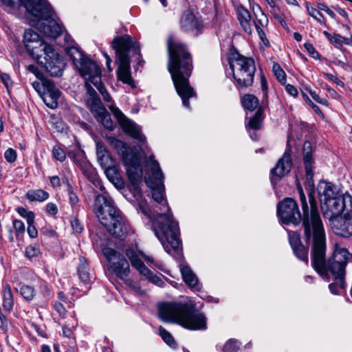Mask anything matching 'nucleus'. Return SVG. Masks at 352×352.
Wrapping results in <instances>:
<instances>
[{
  "mask_svg": "<svg viewBox=\"0 0 352 352\" xmlns=\"http://www.w3.org/2000/svg\"><path fill=\"white\" fill-rule=\"evenodd\" d=\"M303 161L307 179L309 185L308 190L309 204L300 186L298 187L299 199L302 210V239L311 248V266L326 280H333L329 285L333 294H338V288L345 287V267L352 261V254L345 248H336L331 258L327 260L326 234L318 210L314 188V159L309 142L303 145Z\"/></svg>",
  "mask_w": 352,
  "mask_h": 352,
  "instance_id": "nucleus-1",
  "label": "nucleus"
},
{
  "mask_svg": "<svg viewBox=\"0 0 352 352\" xmlns=\"http://www.w3.org/2000/svg\"><path fill=\"white\" fill-rule=\"evenodd\" d=\"M149 163L152 175L146 176L144 181L151 190L153 199L161 205V212L153 211L144 201L139 202L138 210L153 221L155 234L166 252L176 257L179 256L182 250L179 224L173 219L170 209L164 199V176L153 154L149 156Z\"/></svg>",
  "mask_w": 352,
  "mask_h": 352,
  "instance_id": "nucleus-2",
  "label": "nucleus"
},
{
  "mask_svg": "<svg viewBox=\"0 0 352 352\" xmlns=\"http://www.w3.org/2000/svg\"><path fill=\"white\" fill-rule=\"evenodd\" d=\"M168 54V69L171 74L175 89L181 97L183 105L190 107L188 100L196 96L188 78L192 70V60L186 46L170 36L167 40Z\"/></svg>",
  "mask_w": 352,
  "mask_h": 352,
  "instance_id": "nucleus-3",
  "label": "nucleus"
},
{
  "mask_svg": "<svg viewBox=\"0 0 352 352\" xmlns=\"http://www.w3.org/2000/svg\"><path fill=\"white\" fill-rule=\"evenodd\" d=\"M158 315L162 320L177 323L189 330H206L207 318L194 305L182 302H163L158 305Z\"/></svg>",
  "mask_w": 352,
  "mask_h": 352,
  "instance_id": "nucleus-4",
  "label": "nucleus"
},
{
  "mask_svg": "<svg viewBox=\"0 0 352 352\" xmlns=\"http://www.w3.org/2000/svg\"><path fill=\"white\" fill-rule=\"evenodd\" d=\"M95 213L100 223L109 234L117 238L125 236L129 225L121 212L114 206L112 199L107 195H98L95 199Z\"/></svg>",
  "mask_w": 352,
  "mask_h": 352,
  "instance_id": "nucleus-5",
  "label": "nucleus"
},
{
  "mask_svg": "<svg viewBox=\"0 0 352 352\" xmlns=\"http://www.w3.org/2000/svg\"><path fill=\"white\" fill-rule=\"evenodd\" d=\"M112 46L116 51V61L118 65L117 69L118 80L131 87H135V85L131 74L129 56L131 54L140 55V50L138 43L133 41L130 36L124 35L114 38Z\"/></svg>",
  "mask_w": 352,
  "mask_h": 352,
  "instance_id": "nucleus-6",
  "label": "nucleus"
},
{
  "mask_svg": "<svg viewBox=\"0 0 352 352\" xmlns=\"http://www.w3.org/2000/svg\"><path fill=\"white\" fill-rule=\"evenodd\" d=\"M228 62L232 76L238 85L244 87L251 86L256 72L254 60L241 55L236 49L232 48L228 56Z\"/></svg>",
  "mask_w": 352,
  "mask_h": 352,
  "instance_id": "nucleus-7",
  "label": "nucleus"
},
{
  "mask_svg": "<svg viewBox=\"0 0 352 352\" xmlns=\"http://www.w3.org/2000/svg\"><path fill=\"white\" fill-rule=\"evenodd\" d=\"M111 144L121 155L130 182L135 188H137L142 182L143 176L140 158L122 141L113 139Z\"/></svg>",
  "mask_w": 352,
  "mask_h": 352,
  "instance_id": "nucleus-8",
  "label": "nucleus"
},
{
  "mask_svg": "<svg viewBox=\"0 0 352 352\" xmlns=\"http://www.w3.org/2000/svg\"><path fill=\"white\" fill-rule=\"evenodd\" d=\"M5 6L14 8L23 6L26 12L35 20L48 19L52 8L47 0H0Z\"/></svg>",
  "mask_w": 352,
  "mask_h": 352,
  "instance_id": "nucleus-9",
  "label": "nucleus"
},
{
  "mask_svg": "<svg viewBox=\"0 0 352 352\" xmlns=\"http://www.w3.org/2000/svg\"><path fill=\"white\" fill-rule=\"evenodd\" d=\"M5 6L14 8L23 6L26 12L35 20L48 19L52 8L47 0H0Z\"/></svg>",
  "mask_w": 352,
  "mask_h": 352,
  "instance_id": "nucleus-10",
  "label": "nucleus"
},
{
  "mask_svg": "<svg viewBox=\"0 0 352 352\" xmlns=\"http://www.w3.org/2000/svg\"><path fill=\"white\" fill-rule=\"evenodd\" d=\"M91 82L85 81V86L87 89V104L94 114L96 120L100 122L106 129H113V123L111 116L103 106L96 90L91 87Z\"/></svg>",
  "mask_w": 352,
  "mask_h": 352,
  "instance_id": "nucleus-11",
  "label": "nucleus"
},
{
  "mask_svg": "<svg viewBox=\"0 0 352 352\" xmlns=\"http://www.w3.org/2000/svg\"><path fill=\"white\" fill-rule=\"evenodd\" d=\"M321 210L324 218L329 221L338 217L344 211L352 210V197L344 193L333 199H321Z\"/></svg>",
  "mask_w": 352,
  "mask_h": 352,
  "instance_id": "nucleus-12",
  "label": "nucleus"
},
{
  "mask_svg": "<svg viewBox=\"0 0 352 352\" xmlns=\"http://www.w3.org/2000/svg\"><path fill=\"white\" fill-rule=\"evenodd\" d=\"M45 47V50L38 53V56L33 58L52 76H60L65 65L63 57L54 50L52 45Z\"/></svg>",
  "mask_w": 352,
  "mask_h": 352,
  "instance_id": "nucleus-13",
  "label": "nucleus"
},
{
  "mask_svg": "<svg viewBox=\"0 0 352 352\" xmlns=\"http://www.w3.org/2000/svg\"><path fill=\"white\" fill-rule=\"evenodd\" d=\"M277 215L284 224L292 223L295 226L302 221L296 202L292 198H285L277 205Z\"/></svg>",
  "mask_w": 352,
  "mask_h": 352,
  "instance_id": "nucleus-14",
  "label": "nucleus"
},
{
  "mask_svg": "<svg viewBox=\"0 0 352 352\" xmlns=\"http://www.w3.org/2000/svg\"><path fill=\"white\" fill-rule=\"evenodd\" d=\"M102 254L110 263L111 270L118 277L123 278L129 276V264L123 255L107 247L102 249Z\"/></svg>",
  "mask_w": 352,
  "mask_h": 352,
  "instance_id": "nucleus-15",
  "label": "nucleus"
},
{
  "mask_svg": "<svg viewBox=\"0 0 352 352\" xmlns=\"http://www.w3.org/2000/svg\"><path fill=\"white\" fill-rule=\"evenodd\" d=\"M37 28L44 35L48 37L56 38L59 36L64 31L65 28L60 21L56 20V15L53 10L48 19H38Z\"/></svg>",
  "mask_w": 352,
  "mask_h": 352,
  "instance_id": "nucleus-16",
  "label": "nucleus"
},
{
  "mask_svg": "<svg viewBox=\"0 0 352 352\" xmlns=\"http://www.w3.org/2000/svg\"><path fill=\"white\" fill-rule=\"evenodd\" d=\"M76 68L85 81L90 82L93 85H98L101 81L102 72L100 66L88 57L80 62Z\"/></svg>",
  "mask_w": 352,
  "mask_h": 352,
  "instance_id": "nucleus-17",
  "label": "nucleus"
},
{
  "mask_svg": "<svg viewBox=\"0 0 352 352\" xmlns=\"http://www.w3.org/2000/svg\"><path fill=\"white\" fill-rule=\"evenodd\" d=\"M110 109L126 133L138 140L140 142H145L146 138L142 135L138 125L132 120L128 119L118 108L110 107Z\"/></svg>",
  "mask_w": 352,
  "mask_h": 352,
  "instance_id": "nucleus-18",
  "label": "nucleus"
},
{
  "mask_svg": "<svg viewBox=\"0 0 352 352\" xmlns=\"http://www.w3.org/2000/svg\"><path fill=\"white\" fill-rule=\"evenodd\" d=\"M25 47L29 54L33 57H37L38 54L45 50V47H50L40 37L39 34L32 29L25 31L23 40Z\"/></svg>",
  "mask_w": 352,
  "mask_h": 352,
  "instance_id": "nucleus-19",
  "label": "nucleus"
},
{
  "mask_svg": "<svg viewBox=\"0 0 352 352\" xmlns=\"http://www.w3.org/2000/svg\"><path fill=\"white\" fill-rule=\"evenodd\" d=\"M333 232L342 237L348 238L352 236V210L345 212L343 218H335L330 221Z\"/></svg>",
  "mask_w": 352,
  "mask_h": 352,
  "instance_id": "nucleus-20",
  "label": "nucleus"
},
{
  "mask_svg": "<svg viewBox=\"0 0 352 352\" xmlns=\"http://www.w3.org/2000/svg\"><path fill=\"white\" fill-rule=\"evenodd\" d=\"M181 29L186 32L197 34L200 32L204 25L202 21L190 10H186L180 19Z\"/></svg>",
  "mask_w": 352,
  "mask_h": 352,
  "instance_id": "nucleus-21",
  "label": "nucleus"
},
{
  "mask_svg": "<svg viewBox=\"0 0 352 352\" xmlns=\"http://www.w3.org/2000/svg\"><path fill=\"white\" fill-rule=\"evenodd\" d=\"M43 94L42 96L45 104L51 109H56L58 107V100L60 92L56 87L53 81L49 79H43L42 82Z\"/></svg>",
  "mask_w": 352,
  "mask_h": 352,
  "instance_id": "nucleus-22",
  "label": "nucleus"
},
{
  "mask_svg": "<svg viewBox=\"0 0 352 352\" xmlns=\"http://www.w3.org/2000/svg\"><path fill=\"white\" fill-rule=\"evenodd\" d=\"M292 166V161L291 158V148L287 147L283 155V157L278 161L276 166L272 169L271 174L272 175V182H275V177L280 179L291 170Z\"/></svg>",
  "mask_w": 352,
  "mask_h": 352,
  "instance_id": "nucleus-23",
  "label": "nucleus"
},
{
  "mask_svg": "<svg viewBox=\"0 0 352 352\" xmlns=\"http://www.w3.org/2000/svg\"><path fill=\"white\" fill-rule=\"evenodd\" d=\"M318 193L321 199H333L343 194L340 192L338 187L331 182L320 181L318 185Z\"/></svg>",
  "mask_w": 352,
  "mask_h": 352,
  "instance_id": "nucleus-24",
  "label": "nucleus"
},
{
  "mask_svg": "<svg viewBox=\"0 0 352 352\" xmlns=\"http://www.w3.org/2000/svg\"><path fill=\"white\" fill-rule=\"evenodd\" d=\"M96 154L98 162L102 168L112 166L116 164V160L101 142L96 143Z\"/></svg>",
  "mask_w": 352,
  "mask_h": 352,
  "instance_id": "nucleus-25",
  "label": "nucleus"
},
{
  "mask_svg": "<svg viewBox=\"0 0 352 352\" xmlns=\"http://www.w3.org/2000/svg\"><path fill=\"white\" fill-rule=\"evenodd\" d=\"M237 12L238 19L243 31L250 34L252 32V23H254V21H251V15L249 11L243 6H239L237 9Z\"/></svg>",
  "mask_w": 352,
  "mask_h": 352,
  "instance_id": "nucleus-26",
  "label": "nucleus"
},
{
  "mask_svg": "<svg viewBox=\"0 0 352 352\" xmlns=\"http://www.w3.org/2000/svg\"><path fill=\"white\" fill-rule=\"evenodd\" d=\"M180 271L184 282L191 288L198 289V278L191 269L186 265H180Z\"/></svg>",
  "mask_w": 352,
  "mask_h": 352,
  "instance_id": "nucleus-27",
  "label": "nucleus"
},
{
  "mask_svg": "<svg viewBox=\"0 0 352 352\" xmlns=\"http://www.w3.org/2000/svg\"><path fill=\"white\" fill-rule=\"evenodd\" d=\"M126 254L129 258L132 266L138 270L141 275L143 276L145 273L148 274V268L145 266L144 263L133 250H127Z\"/></svg>",
  "mask_w": 352,
  "mask_h": 352,
  "instance_id": "nucleus-28",
  "label": "nucleus"
},
{
  "mask_svg": "<svg viewBox=\"0 0 352 352\" xmlns=\"http://www.w3.org/2000/svg\"><path fill=\"white\" fill-rule=\"evenodd\" d=\"M65 52L67 55L72 60L73 64L76 67L78 66V65H80V62H82V60L87 58V56L80 50V48L76 46L67 47Z\"/></svg>",
  "mask_w": 352,
  "mask_h": 352,
  "instance_id": "nucleus-29",
  "label": "nucleus"
},
{
  "mask_svg": "<svg viewBox=\"0 0 352 352\" xmlns=\"http://www.w3.org/2000/svg\"><path fill=\"white\" fill-rule=\"evenodd\" d=\"M14 306V298L11 287L6 284L3 292V307L6 311H10Z\"/></svg>",
  "mask_w": 352,
  "mask_h": 352,
  "instance_id": "nucleus-30",
  "label": "nucleus"
},
{
  "mask_svg": "<svg viewBox=\"0 0 352 352\" xmlns=\"http://www.w3.org/2000/svg\"><path fill=\"white\" fill-rule=\"evenodd\" d=\"M78 274L79 278L82 282L86 284L90 282L91 276L89 273L88 264L83 258L80 259V263L78 267Z\"/></svg>",
  "mask_w": 352,
  "mask_h": 352,
  "instance_id": "nucleus-31",
  "label": "nucleus"
},
{
  "mask_svg": "<svg viewBox=\"0 0 352 352\" xmlns=\"http://www.w3.org/2000/svg\"><path fill=\"white\" fill-rule=\"evenodd\" d=\"M26 197L31 201H43L48 199L49 194L41 189L30 190L27 192Z\"/></svg>",
  "mask_w": 352,
  "mask_h": 352,
  "instance_id": "nucleus-32",
  "label": "nucleus"
},
{
  "mask_svg": "<svg viewBox=\"0 0 352 352\" xmlns=\"http://www.w3.org/2000/svg\"><path fill=\"white\" fill-rule=\"evenodd\" d=\"M241 102L245 109L251 111L255 110L259 104L258 98L252 94H245L241 99Z\"/></svg>",
  "mask_w": 352,
  "mask_h": 352,
  "instance_id": "nucleus-33",
  "label": "nucleus"
},
{
  "mask_svg": "<svg viewBox=\"0 0 352 352\" xmlns=\"http://www.w3.org/2000/svg\"><path fill=\"white\" fill-rule=\"evenodd\" d=\"M103 169L110 182L114 184L122 183L120 175L116 164H114L112 166L103 168Z\"/></svg>",
  "mask_w": 352,
  "mask_h": 352,
  "instance_id": "nucleus-34",
  "label": "nucleus"
},
{
  "mask_svg": "<svg viewBox=\"0 0 352 352\" xmlns=\"http://www.w3.org/2000/svg\"><path fill=\"white\" fill-rule=\"evenodd\" d=\"M67 155L79 166H81L85 162V153L80 148L69 150Z\"/></svg>",
  "mask_w": 352,
  "mask_h": 352,
  "instance_id": "nucleus-35",
  "label": "nucleus"
},
{
  "mask_svg": "<svg viewBox=\"0 0 352 352\" xmlns=\"http://www.w3.org/2000/svg\"><path fill=\"white\" fill-rule=\"evenodd\" d=\"M159 334L164 342H166L169 346L172 348L176 347L177 344L175 342L173 337L162 326L159 327Z\"/></svg>",
  "mask_w": 352,
  "mask_h": 352,
  "instance_id": "nucleus-36",
  "label": "nucleus"
},
{
  "mask_svg": "<svg viewBox=\"0 0 352 352\" xmlns=\"http://www.w3.org/2000/svg\"><path fill=\"white\" fill-rule=\"evenodd\" d=\"M296 256L300 261L308 263V250L303 245L292 248Z\"/></svg>",
  "mask_w": 352,
  "mask_h": 352,
  "instance_id": "nucleus-37",
  "label": "nucleus"
},
{
  "mask_svg": "<svg viewBox=\"0 0 352 352\" xmlns=\"http://www.w3.org/2000/svg\"><path fill=\"white\" fill-rule=\"evenodd\" d=\"M272 71L277 80L281 84H285L286 82V74L278 63H274L273 65Z\"/></svg>",
  "mask_w": 352,
  "mask_h": 352,
  "instance_id": "nucleus-38",
  "label": "nucleus"
},
{
  "mask_svg": "<svg viewBox=\"0 0 352 352\" xmlns=\"http://www.w3.org/2000/svg\"><path fill=\"white\" fill-rule=\"evenodd\" d=\"M20 294L28 301L32 300L35 295L34 289L29 285H22L20 287Z\"/></svg>",
  "mask_w": 352,
  "mask_h": 352,
  "instance_id": "nucleus-39",
  "label": "nucleus"
},
{
  "mask_svg": "<svg viewBox=\"0 0 352 352\" xmlns=\"http://www.w3.org/2000/svg\"><path fill=\"white\" fill-rule=\"evenodd\" d=\"M306 8L309 14L311 16H312L318 22L324 23V18L322 14L319 10H318L316 8L314 7L310 6V5L308 3H306Z\"/></svg>",
  "mask_w": 352,
  "mask_h": 352,
  "instance_id": "nucleus-40",
  "label": "nucleus"
},
{
  "mask_svg": "<svg viewBox=\"0 0 352 352\" xmlns=\"http://www.w3.org/2000/svg\"><path fill=\"white\" fill-rule=\"evenodd\" d=\"M261 112L257 111L252 118L250 119L248 126L253 129L258 130L261 126Z\"/></svg>",
  "mask_w": 352,
  "mask_h": 352,
  "instance_id": "nucleus-41",
  "label": "nucleus"
},
{
  "mask_svg": "<svg viewBox=\"0 0 352 352\" xmlns=\"http://www.w3.org/2000/svg\"><path fill=\"white\" fill-rule=\"evenodd\" d=\"M239 349V343L234 339H230L223 346V352H237Z\"/></svg>",
  "mask_w": 352,
  "mask_h": 352,
  "instance_id": "nucleus-42",
  "label": "nucleus"
},
{
  "mask_svg": "<svg viewBox=\"0 0 352 352\" xmlns=\"http://www.w3.org/2000/svg\"><path fill=\"white\" fill-rule=\"evenodd\" d=\"M143 276L159 287H163L164 285L163 280L159 276L154 274L149 269L148 274L145 273Z\"/></svg>",
  "mask_w": 352,
  "mask_h": 352,
  "instance_id": "nucleus-43",
  "label": "nucleus"
},
{
  "mask_svg": "<svg viewBox=\"0 0 352 352\" xmlns=\"http://www.w3.org/2000/svg\"><path fill=\"white\" fill-rule=\"evenodd\" d=\"M16 211L20 216L26 218L27 223H34V214L32 212L27 211V210L23 207H19Z\"/></svg>",
  "mask_w": 352,
  "mask_h": 352,
  "instance_id": "nucleus-44",
  "label": "nucleus"
},
{
  "mask_svg": "<svg viewBox=\"0 0 352 352\" xmlns=\"http://www.w3.org/2000/svg\"><path fill=\"white\" fill-rule=\"evenodd\" d=\"M52 155L56 160L61 162H64L66 159V153L65 151L58 145L53 147Z\"/></svg>",
  "mask_w": 352,
  "mask_h": 352,
  "instance_id": "nucleus-45",
  "label": "nucleus"
},
{
  "mask_svg": "<svg viewBox=\"0 0 352 352\" xmlns=\"http://www.w3.org/2000/svg\"><path fill=\"white\" fill-rule=\"evenodd\" d=\"M289 241L292 248L302 245L300 241V234L296 232L289 233Z\"/></svg>",
  "mask_w": 352,
  "mask_h": 352,
  "instance_id": "nucleus-46",
  "label": "nucleus"
},
{
  "mask_svg": "<svg viewBox=\"0 0 352 352\" xmlns=\"http://www.w3.org/2000/svg\"><path fill=\"white\" fill-rule=\"evenodd\" d=\"M94 86L97 88L98 91L102 96L103 100L105 102H112V98L110 96L109 94L107 91V90H106L103 83L102 82V81H100L98 83V85H94Z\"/></svg>",
  "mask_w": 352,
  "mask_h": 352,
  "instance_id": "nucleus-47",
  "label": "nucleus"
},
{
  "mask_svg": "<svg viewBox=\"0 0 352 352\" xmlns=\"http://www.w3.org/2000/svg\"><path fill=\"white\" fill-rule=\"evenodd\" d=\"M331 42L332 43H334L336 45L337 47H340L343 43L344 44H349V38H345L340 34H333L332 36V39L331 40Z\"/></svg>",
  "mask_w": 352,
  "mask_h": 352,
  "instance_id": "nucleus-48",
  "label": "nucleus"
},
{
  "mask_svg": "<svg viewBox=\"0 0 352 352\" xmlns=\"http://www.w3.org/2000/svg\"><path fill=\"white\" fill-rule=\"evenodd\" d=\"M0 79L6 87L8 91H10V89L12 87V81L10 76L6 73L0 72Z\"/></svg>",
  "mask_w": 352,
  "mask_h": 352,
  "instance_id": "nucleus-49",
  "label": "nucleus"
},
{
  "mask_svg": "<svg viewBox=\"0 0 352 352\" xmlns=\"http://www.w3.org/2000/svg\"><path fill=\"white\" fill-rule=\"evenodd\" d=\"M302 96L306 102L313 109V110L318 115H322V111L318 105L315 104L309 98L306 93L302 90Z\"/></svg>",
  "mask_w": 352,
  "mask_h": 352,
  "instance_id": "nucleus-50",
  "label": "nucleus"
},
{
  "mask_svg": "<svg viewBox=\"0 0 352 352\" xmlns=\"http://www.w3.org/2000/svg\"><path fill=\"white\" fill-rule=\"evenodd\" d=\"M4 157L8 162H14L16 159V152L13 148H10L6 151Z\"/></svg>",
  "mask_w": 352,
  "mask_h": 352,
  "instance_id": "nucleus-51",
  "label": "nucleus"
},
{
  "mask_svg": "<svg viewBox=\"0 0 352 352\" xmlns=\"http://www.w3.org/2000/svg\"><path fill=\"white\" fill-rule=\"evenodd\" d=\"M305 90L307 91L310 94V95L311 96V97L313 98V99L315 101H316L317 102H318L322 105L328 106L329 103H328L327 100H326L325 98H321L315 91H312L309 88H306Z\"/></svg>",
  "mask_w": 352,
  "mask_h": 352,
  "instance_id": "nucleus-52",
  "label": "nucleus"
},
{
  "mask_svg": "<svg viewBox=\"0 0 352 352\" xmlns=\"http://www.w3.org/2000/svg\"><path fill=\"white\" fill-rule=\"evenodd\" d=\"M39 253V250L36 245H29L25 249V255L28 258H32L37 256Z\"/></svg>",
  "mask_w": 352,
  "mask_h": 352,
  "instance_id": "nucleus-53",
  "label": "nucleus"
},
{
  "mask_svg": "<svg viewBox=\"0 0 352 352\" xmlns=\"http://www.w3.org/2000/svg\"><path fill=\"white\" fill-rule=\"evenodd\" d=\"M304 47L306 49V50L308 52V53L315 59L319 58L320 54L319 53L315 50L314 46L309 43H306L304 44Z\"/></svg>",
  "mask_w": 352,
  "mask_h": 352,
  "instance_id": "nucleus-54",
  "label": "nucleus"
},
{
  "mask_svg": "<svg viewBox=\"0 0 352 352\" xmlns=\"http://www.w3.org/2000/svg\"><path fill=\"white\" fill-rule=\"evenodd\" d=\"M28 71H30V72L34 74L38 79H41L42 80L43 79H45L43 78V74L39 71V69H38V67L36 66H35L34 65H30L28 67Z\"/></svg>",
  "mask_w": 352,
  "mask_h": 352,
  "instance_id": "nucleus-55",
  "label": "nucleus"
},
{
  "mask_svg": "<svg viewBox=\"0 0 352 352\" xmlns=\"http://www.w3.org/2000/svg\"><path fill=\"white\" fill-rule=\"evenodd\" d=\"M52 124L54 126V128L58 132H63L65 129V124L60 119H58V118L53 119Z\"/></svg>",
  "mask_w": 352,
  "mask_h": 352,
  "instance_id": "nucleus-56",
  "label": "nucleus"
},
{
  "mask_svg": "<svg viewBox=\"0 0 352 352\" xmlns=\"http://www.w3.org/2000/svg\"><path fill=\"white\" fill-rule=\"evenodd\" d=\"M71 225L72 227V229L74 232L76 233H80L82 230V226L80 224L79 220L76 218H74L71 220Z\"/></svg>",
  "mask_w": 352,
  "mask_h": 352,
  "instance_id": "nucleus-57",
  "label": "nucleus"
},
{
  "mask_svg": "<svg viewBox=\"0 0 352 352\" xmlns=\"http://www.w3.org/2000/svg\"><path fill=\"white\" fill-rule=\"evenodd\" d=\"M13 226L18 233H23L25 232V225L21 220L15 219L13 221Z\"/></svg>",
  "mask_w": 352,
  "mask_h": 352,
  "instance_id": "nucleus-58",
  "label": "nucleus"
},
{
  "mask_svg": "<svg viewBox=\"0 0 352 352\" xmlns=\"http://www.w3.org/2000/svg\"><path fill=\"white\" fill-rule=\"evenodd\" d=\"M46 212L50 215H55L58 212L57 206L54 203H48L46 205Z\"/></svg>",
  "mask_w": 352,
  "mask_h": 352,
  "instance_id": "nucleus-59",
  "label": "nucleus"
},
{
  "mask_svg": "<svg viewBox=\"0 0 352 352\" xmlns=\"http://www.w3.org/2000/svg\"><path fill=\"white\" fill-rule=\"evenodd\" d=\"M54 307L60 316L63 317L65 315L66 309L61 302H55Z\"/></svg>",
  "mask_w": 352,
  "mask_h": 352,
  "instance_id": "nucleus-60",
  "label": "nucleus"
},
{
  "mask_svg": "<svg viewBox=\"0 0 352 352\" xmlns=\"http://www.w3.org/2000/svg\"><path fill=\"white\" fill-rule=\"evenodd\" d=\"M28 226L27 232L28 233V235L31 238H36L38 235V232H37L36 227L33 225L34 223H28Z\"/></svg>",
  "mask_w": 352,
  "mask_h": 352,
  "instance_id": "nucleus-61",
  "label": "nucleus"
},
{
  "mask_svg": "<svg viewBox=\"0 0 352 352\" xmlns=\"http://www.w3.org/2000/svg\"><path fill=\"white\" fill-rule=\"evenodd\" d=\"M69 195V203L72 205V206H75L78 203V196L74 192L73 190H71V191H68Z\"/></svg>",
  "mask_w": 352,
  "mask_h": 352,
  "instance_id": "nucleus-62",
  "label": "nucleus"
},
{
  "mask_svg": "<svg viewBox=\"0 0 352 352\" xmlns=\"http://www.w3.org/2000/svg\"><path fill=\"white\" fill-rule=\"evenodd\" d=\"M285 89L290 96H292L294 97H296L298 94L297 89L292 85L287 84L285 86Z\"/></svg>",
  "mask_w": 352,
  "mask_h": 352,
  "instance_id": "nucleus-63",
  "label": "nucleus"
},
{
  "mask_svg": "<svg viewBox=\"0 0 352 352\" xmlns=\"http://www.w3.org/2000/svg\"><path fill=\"white\" fill-rule=\"evenodd\" d=\"M261 16L260 18L256 19V22H255L257 25L258 23L261 26H265L267 24L268 20L264 13L261 10Z\"/></svg>",
  "mask_w": 352,
  "mask_h": 352,
  "instance_id": "nucleus-64",
  "label": "nucleus"
}]
</instances>
